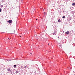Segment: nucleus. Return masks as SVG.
I'll return each mask as SVG.
<instances>
[{
	"instance_id": "1a4fd4ad",
	"label": "nucleus",
	"mask_w": 75,
	"mask_h": 75,
	"mask_svg": "<svg viewBox=\"0 0 75 75\" xmlns=\"http://www.w3.org/2000/svg\"><path fill=\"white\" fill-rule=\"evenodd\" d=\"M16 72V73H18V71H17Z\"/></svg>"
},
{
	"instance_id": "39448f33",
	"label": "nucleus",
	"mask_w": 75,
	"mask_h": 75,
	"mask_svg": "<svg viewBox=\"0 0 75 75\" xmlns=\"http://www.w3.org/2000/svg\"><path fill=\"white\" fill-rule=\"evenodd\" d=\"M7 70L8 71H10V69H8Z\"/></svg>"
},
{
	"instance_id": "f3484780",
	"label": "nucleus",
	"mask_w": 75,
	"mask_h": 75,
	"mask_svg": "<svg viewBox=\"0 0 75 75\" xmlns=\"http://www.w3.org/2000/svg\"><path fill=\"white\" fill-rule=\"evenodd\" d=\"M8 39L9 38H8Z\"/></svg>"
},
{
	"instance_id": "ddd939ff",
	"label": "nucleus",
	"mask_w": 75,
	"mask_h": 75,
	"mask_svg": "<svg viewBox=\"0 0 75 75\" xmlns=\"http://www.w3.org/2000/svg\"><path fill=\"white\" fill-rule=\"evenodd\" d=\"M4 0H2V2H4Z\"/></svg>"
},
{
	"instance_id": "9d476101",
	"label": "nucleus",
	"mask_w": 75,
	"mask_h": 75,
	"mask_svg": "<svg viewBox=\"0 0 75 75\" xmlns=\"http://www.w3.org/2000/svg\"><path fill=\"white\" fill-rule=\"evenodd\" d=\"M1 8L0 9V12H1Z\"/></svg>"
},
{
	"instance_id": "6ab92c4d",
	"label": "nucleus",
	"mask_w": 75,
	"mask_h": 75,
	"mask_svg": "<svg viewBox=\"0 0 75 75\" xmlns=\"http://www.w3.org/2000/svg\"><path fill=\"white\" fill-rule=\"evenodd\" d=\"M49 43H48V45H49Z\"/></svg>"
},
{
	"instance_id": "dca6fc26",
	"label": "nucleus",
	"mask_w": 75,
	"mask_h": 75,
	"mask_svg": "<svg viewBox=\"0 0 75 75\" xmlns=\"http://www.w3.org/2000/svg\"><path fill=\"white\" fill-rule=\"evenodd\" d=\"M38 20V19H36V20Z\"/></svg>"
},
{
	"instance_id": "2eb2a0df",
	"label": "nucleus",
	"mask_w": 75,
	"mask_h": 75,
	"mask_svg": "<svg viewBox=\"0 0 75 75\" xmlns=\"http://www.w3.org/2000/svg\"><path fill=\"white\" fill-rule=\"evenodd\" d=\"M44 14H45V12H44Z\"/></svg>"
},
{
	"instance_id": "a211bd4d",
	"label": "nucleus",
	"mask_w": 75,
	"mask_h": 75,
	"mask_svg": "<svg viewBox=\"0 0 75 75\" xmlns=\"http://www.w3.org/2000/svg\"><path fill=\"white\" fill-rule=\"evenodd\" d=\"M58 38H59V37H58Z\"/></svg>"
},
{
	"instance_id": "9b49d317",
	"label": "nucleus",
	"mask_w": 75,
	"mask_h": 75,
	"mask_svg": "<svg viewBox=\"0 0 75 75\" xmlns=\"http://www.w3.org/2000/svg\"><path fill=\"white\" fill-rule=\"evenodd\" d=\"M1 7H3V5H1Z\"/></svg>"
},
{
	"instance_id": "423d86ee",
	"label": "nucleus",
	"mask_w": 75,
	"mask_h": 75,
	"mask_svg": "<svg viewBox=\"0 0 75 75\" xmlns=\"http://www.w3.org/2000/svg\"><path fill=\"white\" fill-rule=\"evenodd\" d=\"M75 3H74L72 4V5L73 6H75Z\"/></svg>"
},
{
	"instance_id": "0eeeda50",
	"label": "nucleus",
	"mask_w": 75,
	"mask_h": 75,
	"mask_svg": "<svg viewBox=\"0 0 75 75\" xmlns=\"http://www.w3.org/2000/svg\"><path fill=\"white\" fill-rule=\"evenodd\" d=\"M53 34L54 35H56V34H55V32Z\"/></svg>"
},
{
	"instance_id": "7ed1b4c3",
	"label": "nucleus",
	"mask_w": 75,
	"mask_h": 75,
	"mask_svg": "<svg viewBox=\"0 0 75 75\" xmlns=\"http://www.w3.org/2000/svg\"><path fill=\"white\" fill-rule=\"evenodd\" d=\"M69 31H67V32H66V34H69Z\"/></svg>"
},
{
	"instance_id": "6e6552de",
	"label": "nucleus",
	"mask_w": 75,
	"mask_h": 75,
	"mask_svg": "<svg viewBox=\"0 0 75 75\" xmlns=\"http://www.w3.org/2000/svg\"><path fill=\"white\" fill-rule=\"evenodd\" d=\"M62 18H65V16H63L62 17Z\"/></svg>"
},
{
	"instance_id": "f03ea898",
	"label": "nucleus",
	"mask_w": 75,
	"mask_h": 75,
	"mask_svg": "<svg viewBox=\"0 0 75 75\" xmlns=\"http://www.w3.org/2000/svg\"><path fill=\"white\" fill-rule=\"evenodd\" d=\"M13 67L14 68H16V67H17V65H14V66H13Z\"/></svg>"
},
{
	"instance_id": "f257e3e1",
	"label": "nucleus",
	"mask_w": 75,
	"mask_h": 75,
	"mask_svg": "<svg viewBox=\"0 0 75 75\" xmlns=\"http://www.w3.org/2000/svg\"><path fill=\"white\" fill-rule=\"evenodd\" d=\"M12 20H9L7 21L8 23H9V24H11V23H12Z\"/></svg>"
},
{
	"instance_id": "f8f14e48",
	"label": "nucleus",
	"mask_w": 75,
	"mask_h": 75,
	"mask_svg": "<svg viewBox=\"0 0 75 75\" xmlns=\"http://www.w3.org/2000/svg\"><path fill=\"white\" fill-rule=\"evenodd\" d=\"M24 68H27V67L26 66H24Z\"/></svg>"
},
{
	"instance_id": "20e7f679",
	"label": "nucleus",
	"mask_w": 75,
	"mask_h": 75,
	"mask_svg": "<svg viewBox=\"0 0 75 75\" xmlns=\"http://www.w3.org/2000/svg\"><path fill=\"white\" fill-rule=\"evenodd\" d=\"M58 22L59 23L61 22V20L60 19H59L58 20Z\"/></svg>"
},
{
	"instance_id": "aec40b11",
	"label": "nucleus",
	"mask_w": 75,
	"mask_h": 75,
	"mask_svg": "<svg viewBox=\"0 0 75 75\" xmlns=\"http://www.w3.org/2000/svg\"><path fill=\"white\" fill-rule=\"evenodd\" d=\"M20 37H21V36Z\"/></svg>"
},
{
	"instance_id": "4468645a",
	"label": "nucleus",
	"mask_w": 75,
	"mask_h": 75,
	"mask_svg": "<svg viewBox=\"0 0 75 75\" xmlns=\"http://www.w3.org/2000/svg\"><path fill=\"white\" fill-rule=\"evenodd\" d=\"M30 54H32V53H30Z\"/></svg>"
}]
</instances>
